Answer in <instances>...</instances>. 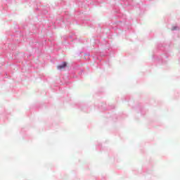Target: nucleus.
<instances>
[{
	"instance_id": "1",
	"label": "nucleus",
	"mask_w": 180,
	"mask_h": 180,
	"mask_svg": "<svg viewBox=\"0 0 180 180\" xmlns=\"http://www.w3.org/2000/svg\"><path fill=\"white\" fill-rule=\"evenodd\" d=\"M67 67V62H63L61 65L57 66L58 70H63Z\"/></svg>"
}]
</instances>
